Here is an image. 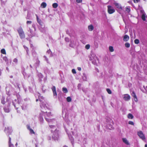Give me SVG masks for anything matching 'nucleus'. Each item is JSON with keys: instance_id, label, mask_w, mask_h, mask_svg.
Masks as SVG:
<instances>
[{"instance_id": "obj_38", "label": "nucleus", "mask_w": 147, "mask_h": 147, "mask_svg": "<svg viewBox=\"0 0 147 147\" xmlns=\"http://www.w3.org/2000/svg\"><path fill=\"white\" fill-rule=\"evenodd\" d=\"M47 53L50 55L51 56L52 54V52L50 50H49L48 51Z\"/></svg>"}, {"instance_id": "obj_13", "label": "nucleus", "mask_w": 147, "mask_h": 147, "mask_svg": "<svg viewBox=\"0 0 147 147\" xmlns=\"http://www.w3.org/2000/svg\"><path fill=\"white\" fill-rule=\"evenodd\" d=\"M88 28L89 31H92L94 29L93 26L92 24L90 25L89 26H88Z\"/></svg>"}, {"instance_id": "obj_47", "label": "nucleus", "mask_w": 147, "mask_h": 147, "mask_svg": "<svg viewBox=\"0 0 147 147\" xmlns=\"http://www.w3.org/2000/svg\"><path fill=\"white\" fill-rule=\"evenodd\" d=\"M30 67L31 68H32V65H30Z\"/></svg>"}, {"instance_id": "obj_16", "label": "nucleus", "mask_w": 147, "mask_h": 147, "mask_svg": "<svg viewBox=\"0 0 147 147\" xmlns=\"http://www.w3.org/2000/svg\"><path fill=\"white\" fill-rule=\"evenodd\" d=\"M11 138L10 137H9V147H15L14 146L11 144Z\"/></svg>"}, {"instance_id": "obj_42", "label": "nucleus", "mask_w": 147, "mask_h": 147, "mask_svg": "<svg viewBox=\"0 0 147 147\" xmlns=\"http://www.w3.org/2000/svg\"><path fill=\"white\" fill-rule=\"evenodd\" d=\"M78 69L79 71H81V68L80 67H78Z\"/></svg>"}, {"instance_id": "obj_15", "label": "nucleus", "mask_w": 147, "mask_h": 147, "mask_svg": "<svg viewBox=\"0 0 147 147\" xmlns=\"http://www.w3.org/2000/svg\"><path fill=\"white\" fill-rule=\"evenodd\" d=\"M36 19L40 25H42V22L41 20L40 19H39L38 17V16L37 15H36Z\"/></svg>"}, {"instance_id": "obj_27", "label": "nucleus", "mask_w": 147, "mask_h": 147, "mask_svg": "<svg viewBox=\"0 0 147 147\" xmlns=\"http://www.w3.org/2000/svg\"><path fill=\"white\" fill-rule=\"evenodd\" d=\"M53 96L55 97V98H56L57 97V93L56 92V91H55L53 92Z\"/></svg>"}, {"instance_id": "obj_21", "label": "nucleus", "mask_w": 147, "mask_h": 147, "mask_svg": "<svg viewBox=\"0 0 147 147\" xmlns=\"http://www.w3.org/2000/svg\"><path fill=\"white\" fill-rule=\"evenodd\" d=\"M109 51L111 52H113L114 51V50L113 49V48L112 46H110L109 47Z\"/></svg>"}, {"instance_id": "obj_43", "label": "nucleus", "mask_w": 147, "mask_h": 147, "mask_svg": "<svg viewBox=\"0 0 147 147\" xmlns=\"http://www.w3.org/2000/svg\"><path fill=\"white\" fill-rule=\"evenodd\" d=\"M18 108H16V109L17 110V112L19 113H20V111H19L18 110Z\"/></svg>"}, {"instance_id": "obj_20", "label": "nucleus", "mask_w": 147, "mask_h": 147, "mask_svg": "<svg viewBox=\"0 0 147 147\" xmlns=\"http://www.w3.org/2000/svg\"><path fill=\"white\" fill-rule=\"evenodd\" d=\"M41 7L43 8L45 7H46V3L45 2H43L41 5Z\"/></svg>"}, {"instance_id": "obj_35", "label": "nucleus", "mask_w": 147, "mask_h": 147, "mask_svg": "<svg viewBox=\"0 0 147 147\" xmlns=\"http://www.w3.org/2000/svg\"><path fill=\"white\" fill-rule=\"evenodd\" d=\"M32 23V22L30 21H27L26 22V24H31Z\"/></svg>"}, {"instance_id": "obj_28", "label": "nucleus", "mask_w": 147, "mask_h": 147, "mask_svg": "<svg viewBox=\"0 0 147 147\" xmlns=\"http://www.w3.org/2000/svg\"><path fill=\"white\" fill-rule=\"evenodd\" d=\"M90 45L89 44L86 45L85 47V48L87 49H90Z\"/></svg>"}, {"instance_id": "obj_11", "label": "nucleus", "mask_w": 147, "mask_h": 147, "mask_svg": "<svg viewBox=\"0 0 147 147\" xmlns=\"http://www.w3.org/2000/svg\"><path fill=\"white\" fill-rule=\"evenodd\" d=\"M129 39V37L127 35H125L123 38V40L124 41L126 42L128 41Z\"/></svg>"}, {"instance_id": "obj_18", "label": "nucleus", "mask_w": 147, "mask_h": 147, "mask_svg": "<svg viewBox=\"0 0 147 147\" xmlns=\"http://www.w3.org/2000/svg\"><path fill=\"white\" fill-rule=\"evenodd\" d=\"M114 5L117 8L121 9H122L121 5L119 3H114Z\"/></svg>"}, {"instance_id": "obj_24", "label": "nucleus", "mask_w": 147, "mask_h": 147, "mask_svg": "<svg viewBox=\"0 0 147 147\" xmlns=\"http://www.w3.org/2000/svg\"><path fill=\"white\" fill-rule=\"evenodd\" d=\"M52 5H53V7L54 8H56L57 7V6H58V5L57 3H55L53 4Z\"/></svg>"}, {"instance_id": "obj_17", "label": "nucleus", "mask_w": 147, "mask_h": 147, "mask_svg": "<svg viewBox=\"0 0 147 147\" xmlns=\"http://www.w3.org/2000/svg\"><path fill=\"white\" fill-rule=\"evenodd\" d=\"M40 63V61L38 60V59L36 60V62L34 64V66L36 67H37L39 65Z\"/></svg>"}, {"instance_id": "obj_45", "label": "nucleus", "mask_w": 147, "mask_h": 147, "mask_svg": "<svg viewBox=\"0 0 147 147\" xmlns=\"http://www.w3.org/2000/svg\"><path fill=\"white\" fill-rule=\"evenodd\" d=\"M26 48L27 49H26V51H27V53H28V48L27 47H26Z\"/></svg>"}, {"instance_id": "obj_46", "label": "nucleus", "mask_w": 147, "mask_h": 147, "mask_svg": "<svg viewBox=\"0 0 147 147\" xmlns=\"http://www.w3.org/2000/svg\"><path fill=\"white\" fill-rule=\"evenodd\" d=\"M145 147H147V144H146L145 145Z\"/></svg>"}, {"instance_id": "obj_29", "label": "nucleus", "mask_w": 147, "mask_h": 147, "mask_svg": "<svg viewBox=\"0 0 147 147\" xmlns=\"http://www.w3.org/2000/svg\"><path fill=\"white\" fill-rule=\"evenodd\" d=\"M134 42L135 44H137L139 43V40L138 39H136L134 40Z\"/></svg>"}, {"instance_id": "obj_3", "label": "nucleus", "mask_w": 147, "mask_h": 147, "mask_svg": "<svg viewBox=\"0 0 147 147\" xmlns=\"http://www.w3.org/2000/svg\"><path fill=\"white\" fill-rule=\"evenodd\" d=\"M52 132L53 134L52 136L53 139L55 140H57L59 138L58 131L55 130L54 132Z\"/></svg>"}, {"instance_id": "obj_22", "label": "nucleus", "mask_w": 147, "mask_h": 147, "mask_svg": "<svg viewBox=\"0 0 147 147\" xmlns=\"http://www.w3.org/2000/svg\"><path fill=\"white\" fill-rule=\"evenodd\" d=\"M62 90L65 93H66L68 92V91L67 89L65 87H63V88Z\"/></svg>"}, {"instance_id": "obj_48", "label": "nucleus", "mask_w": 147, "mask_h": 147, "mask_svg": "<svg viewBox=\"0 0 147 147\" xmlns=\"http://www.w3.org/2000/svg\"><path fill=\"white\" fill-rule=\"evenodd\" d=\"M38 100V99H36V102H37Z\"/></svg>"}, {"instance_id": "obj_1", "label": "nucleus", "mask_w": 147, "mask_h": 147, "mask_svg": "<svg viewBox=\"0 0 147 147\" xmlns=\"http://www.w3.org/2000/svg\"><path fill=\"white\" fill-rule=\"evenodd\" d=\"M20 36L21 39L25 38V35L23 30L21 27H20L17 30Z\"/></svg>"}, {"instance_id": "obj_31", "label": "nucleus", "mask_w": 147, "mask_h": 147, "mask_svg": "<svg viewBox=\"0 0 147 147\" xmlns=\"http://www.w3.org/2000/svg\"><path fill=\"white\" fill-rule=\"evenodd\" d=\"M125 11H126V12H127V13H129L130 11V9L129 8V7H126L125 8Z\"/></svg>"}, {"instance_id": "obj_39", "label": "nucleus", "mask_w": 147, "mask_h": 147, "mask_svg": "<svg viewBox=\"0 0 147 147\" xmlns=\"http://www.w3.org/2000/svg\"><path fill=\"white\" fill-rule=\"evenodd\" d=\"M140 0H134V3H138L140 1Z\"/></svg>"}, {"instance_id": "obj_37", "label": "nucleus", "mask_w": 147, "mask_h": 147, "mask_svg": "<svg viewBox=\"0 0 147 147\" xmlns=\"http://www.w3.org/2000/svg\"><path fill=\"white\" fill-rule=\"evenodd\" d=\"M72 72L73 74H76V71L75 69H73L72 70Z\"/></svg>"}, {"instance_id": "obj_33", "label": "nucleus", "mask_w": 147, "mask_h": 147, "mask_svg": "<svg viewBox=\"0 0 147 147\" xmlns=\"http://www.w3.org/2000/svg\"><path fill=\"white\" fill-rule=\"evenodd\" d=\"M107 91L109 94H111L112 92H111V90L110 89H107Z\"/></svg>"}, {"instance_id": "obj_12", "label": "nucleus", "mask_w": 147, "mask_h": 147, "mask_svg": "<svg viewBox=\"0 0 147 147\" xmlns=\"http://www.w3.org/2000/svg\"><path fill=\"white\" fill-rule=\"evenodd\" d=\"M123 141L125 144L127 145H129L130 144L129 142L125 138H123L122 139Z\"/></svg>"}, {"instance_id": "obj_23", "label": "nucleus", "mask_w": 147, "mask_h": 147, "mask_svg": "<svg viewBox=\"0 0 147 147\" xmlns=\"http://www.w3.org/2000/svg\"><path fill=\"white\" fill-rule=\"evenodd\" d=\"M1 53L3 54H5L6 52L5 50L4 49H2L1 50Z\"/></svg>"}, {"instance_id": "obj_32", "label": "nucleus", "mask_w": 147, "mask_h": 147, "mask_svg": "<svg viewBox=\"0 0 147 147\" xmlns=\"http://www.w3.org/2000/svg\"><path fill=\"white\" fill-rule=\"evenodd\" d=\"M51 89H52L53 92L56 91V88H55V86H53L52 88Z\"/></svg>"}, {"instance_id": "obj_41", "label": "nucleus", "mask_w": 147, "mask_h": 147, "mask_svg": "<svg viewBox=\"0 0 147 147\" xmlns=\"http://www.w3.org/2000/svg\"><path fill=\"white\" fill-rule=\"evenodd\" d=\"M65 40L66 42H68L69 40V39L67 38H65Z\"/></svg>"}, {"instance_id": "obj_30", "label": "nucleus", "mask_w": 147, "mask_h": 147, "mask_svg": "<svg viewBox=\"0 0 147 147\" xmlns=\"http://www.w3.org/2000/svg\"><path fill=\"white\" fill-rule=\"evenodd\" d=\"M67 100L68 102H70L71 101V99L70 97H68L67 98Z\"/></svg>"}, {"instance_id": "obj_26", "label": "nucleus", "mask_w": 147, "mask_h": 147, "mask_svg": "<svg viewBox=\"0 0 147 147\" xmlns=\"http://www.w3.org/2000/svg\"><path fill=\"white\" fill-rule=\"evenodd\" d=\"M125 46L126 47L129 48L130 47V45L128 42H126L125 44Z\"/></svg>"}, {"instance_id": "obj_10", "label": "nucleus", "mask_w": 147, "mask_h": 147, "mask_svg": "<svg viewBox=\"0 0 147 147\" xmlns=\"http://www.w3.org/2000/svg\"><path fill=\"white\" fill-rule=\"evenodd\" d=\"M132 96L134 98V100L136 101L137 102L138 100L137 98V96L135 94L134 92H132V94H131Z\"/></svg>"}, {"instance_id": "obj_6", "label": "nucleus", "mask_w": 147, "mask_h": 147, "mask_svg": "<svg viewBox=\"0 0 147 147\" xmlns=\"http://www.w3.org/2000/svg\"><path fill=\"white\" fill-rule=\"evenodd\" d=\"M5 131L6 133H7L8 135H10L11 134V133L12 131V130L11 129V128L9 127H7L5 128Z\"/></svg>"}, {"instance_id": "obj_5", "label": "nucleus", "mask_w": 147, "mask_h": 147, "mask_svg": "<svg viewBox=\"0 0 147 147\" xmlns=\"http://www.w3.org/2000/svg\"><path fill=\"white\" fill-rule=\"evenodd\" d=\"M137 134L140 138L143 140L145 139V137L142 132L140 131L137 132Z\"/></svg>"}, {"instance_id": "obj_25", "label": "nucleus", "mask_w": 147, "mask_h": 147, "mask_svg": "<svg viewBox=\"0 0 147 147\" xmlns=\"http://www.w3.org/2000/svg\"><path fill=\"white\" fill-rule=\"evenodd\" d=\"M4 111L6 113H9V110L8 108H4Z\"/></svg>"}, {"instance_id": "obj_50", "label": "nucleus", "mask_w": 147, "mask_h": 147, "mask_svg": "<svg viewBox=\"0 0 147 147\" xmlns=\"http://www.w3.org/2000/svg\"><path fill=\"white\" fill-rule=\"evenodd\" d=\"M5 59H7V57H5Z\"/></svg>"}, {"instance_id": "obj_9", "label": "nucleus", "mask_w": 147, "mask_h": 147, "mask_svg": "<svg viewBox=\"0 0 147 147\" xmlns=\"http://www.w3.org/2000/svg\"><path fill=\"white\" fill-rule=\"evenodd\" d=\"M27 129L29 130L30 133L31 134H35V132L34 131L33 129H32L31 128H30V126L29 125H27Z\"/></svg>"}, {"instance_id": "obj_40", "label": "nucleus", "mask_w": 147, "mask_h": 147, "mask_svg": "<svg viewBox=\"0 0 147 147\" xmlns=\"http://www.w3.org/2000/svg\"><path fill=\"white\" fill-rule=\"evenodd\" d=\"M76 1L77 3H80L82 2V0H76Z\"/></svg>"}, {"instance_id": "obj_51", "label": "nucleus", "mask_w": 147, "mask_h": 147, "mask_svg": "<svg viewBox=\"0 0 147 147\" xmlns=\"http://www.w3.org/2000/svg\"><path fill=\"white\" fill-rule=\"evenodd\" d=\"M14 107H15V108L16 107V106H15V105H14Z\"/></svg>"}, {"instance_id": "obj_34", "label": "nucleus", "mask_w": 147, "mask_h": 147, "mask_svg": "<svg viewBox=\"0 0 147 147\" xmlns=\"http://www.w3.org/2000/svg\"><path fill=\"white\" fill-rule=\"evenodd\" d=\"M128 123L129 124H130V125H134V123L132 121H129Z\"/></svg>"}, {"instance_id": "obj_44", "label": "nucleus", "mask_w": 147, "mask_h": 147, "mask_svg": "<svg viewBox=\"0 0 147 147\" xmlns=\"http://www.w3.org/2000/svg\"><path fill=\"white\" fill-rule=\"evenodd\" d=\"M1 103L2 104H5V102H4V101H3L2 100V101H1Z\"/></svg>"}, {"instance_id": "obj_4", "label": "nucleus", "mask_w": 147, "mask_h": 147, "mask_svg": "<svg viewBox=\"0 0 147 147\" xmlns=\"http://www.w3.org/2000/svg\"><path fill=\"white\" fill-rule=\"evenodd\" d=\"M107 7L108 11L109 14H112L115 12V9L111 6L110 5H108L107 6Z\"/></svg>"}, {"instance_id": "obj_49", "label": "nucleus", "mask_w": 147, "mask_h": 147, "mask_svg": "<svg viewBox=\"0 0 147 147\" xmlns=\"http://www.w3.org/2000/svg\"><path fill=\"white\" fill-rule=\"evenodd\" d=\"M63 147H67V146H63Z\"/></svg>"}, {"instance_id": "obj_8", "label": "nucleus", "mask_w": 147, "mask_h": 147, "mask_svg": "<svg viewBox=\"0 0 147 147\" xmlns=\"http://www.w3.org/2000/svg\"><path fill=\"white\" fill-rule=\"evenodd\" d=\"M130 99V96L128 94H125L123 95V99L125 101H128Z\"/></svg>"}, {"instance_id": "obj_14", "label": "nucleus", "mask_w": 147, "mask_h": 147, "mask_svg": "<svg viewBox=\"0 0 147 147\" xmlns=\"http://www.w3.org/2000/svg\"><path fill=\"white\" fill-rule=\"evenodd\" d=\"M146 18H147V16L145 13H143L142 16V18L143 21H145L146 20Z\"/></svg>"}, {"instance_id": "obj_7", "label": "nucleus", "mask_w": 147, "mask_h": 147, "mask_svg": "<svg viewBox=\"0 0 147 147\" xmlns=\"http://www.w3.org/2000/svg\"><path fill=\"white\" fill-rule=\"evenodd\" d=\"M76 45L77 42L76 41L71 40L70 42V43L69 45V46L71 47H74L76 46Z\"/></svg>"}, {"instance_id": "obj_36", "label": "nucleus", "mask_w": 147, "mask_h": 147, "mask_svg": "<svg viewBox=\"0 0 147 147\" xmlns=\"http://www.w3.org/2000/svg\"><path fill=\"white\" fill-rule=\"evenodd\" d=\"M13 62L17 63L18 62V60L16 58H15L13 60Z\"/></svg>"}, {"instance_id": "obj_2", "label": "nucleus", "mask_w": 147, "mask_h": 147, "mask_svg": "<svg viewBox=\"0 0 147 147\" xmlns=\"http://www.w3.org/2000/svg\"><path fill=\"white\" fill-rule=\"evenodd\" d=\"M90 60L92 61V63L94 64L96 63V60L98 61V58L96 55L94 54H91L90 56Z\"/></svg>"}, {"instance_id": "obj_19", "label": "nucleus", "mask_w": 147, "mask_h": 147, "mask_svg": "<svg viewBox=\"0 0 147 147\" xmlns=\"http://www.w3.org/2000/svg\"><path fill=\"white\" fill-rule=\"evenodd\" d=\"M127 117L129 119H132L134 116L132 114L129 113L127 115Z\"/></svg>"}]
</instances>
